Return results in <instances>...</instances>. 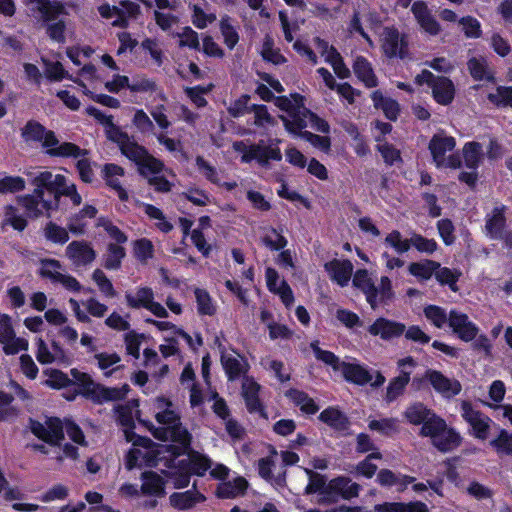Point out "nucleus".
<instances>
[{
  "instance_id": "f257e3e1",
  "label": "nucleus",
  "mask_w": 512,
  "mask_h": 512,
  "mask_svg": "<svg viewBox=\"0 0 512 512\" xmlns=\"http://www.w3.org/2000/svg\"><path fill=\"white\" fill-rule=\"evenodd\" d=\"M153 409L158 426L151 424L149 429L155 438L170 443L154 445L150 439L126 430L125 438L133 444L126 456V467L131 470L142 464H163L167 468L163 473L176 488L187 487L190 476H202L210 468V461L190 451L191 435L182 426L179 413L169 399L157 397Z\"/></svg>"
},
{
  "instance_id": "f03ea898",
  "label": "nucleus",
  "mask_w": 512,
  "mask_h": 512,
  "mask_svg": "<svg viewBox=\"0 0 512 512\" xmlns=\"http://www.w3.org/2000/svg\"><path fill=\"white\" fill-rule=\"evenodd\" d=\"M25 174L29 177L31 184L35 187L32 194L17 197L18 204L25 209L27 216L38 218L46 213L58 209L62 196L70 198L73 205L78 206L82 202L76 185L70 182L62 174H53L51 171L34 172L27 170Z\"/></svg>"
},
{
  "instance_id": "7ed1b4c3",
  "label": "nucleus",
  "mask_w": 512,
  "mask_h": 512,
  "mask_svg": "<svg viewBox=\"0 0 512 512\" xmlns=\"http://www.w3.org/2000/svg\"><path fill=\"white\" fill-rule=\"evenodd\" d=\"M275 105L286 114L280 118L286 130L294 135L308 141L314 147L327 152L330 149V139L327 136H319L308 131H302L310 127L322 133H328L329 124L304 106V99L299 94L288 97L275 98Z\"/></svg>"
},
{
  "instance_id": "20e7f679",
  "label": "nucleus",
  "mask_w": 512,
  "mask_h": 512,
  "mask_svg": "<svg viewBox=\"0 0 512 512\" xmlns=\"http://www.w3.org/2000/svg\"><path fill=\"white\" fill-rule=\"evenodd\" d=\"M21 136L26 143L40 142L46 153L52 157H80L84 151L74 143L60 142L55 133L46 130L36 121H28L22 128Z\"/></svg>"
},
{
  "instance_id": "39448f33",
  "label": "nucleus",
  "mask_w": 512,
  "mask_h": 512,
  "mask_svg": "<svg viewBox=\"0 0 512 512\" xmlns=\"http://www.w3.org/2000/svg\"><path fill=\"white\" fill-rule=\"evenodd\" d=\"M30 428L35 436L51 445H59L63 440L64 432L76 444H86L82 430L68 419L61 421L58 418H48L45 423L32 421Z\"/></svg>"
},
{
  "instance_id": "423d86ee",
  "label": "nucleus",
  "mask_w": 512,
  "mask_h": 512,
  "mask_svg": "<svg viewBox=\"0 0 512 512\" xmlns=\"http://www.w3.org/2000/svg\"><path fill=\"white\" fill-rule=\"evenodd\" d=\"M25 2L33 11L40 13L49 38L57 43H64L68 28L61 18L64 13L63 5L49 0H25Z\"/></svg>"
},
{
  "instance_id": "0eeeda50",
  "label": "nucleus",
  "mask_w": 512,
  "mask_h": 512,
  "mask_svg": "<svg viewBox=\"0 0 512 512\" xmlns=\"http://www.w3.org/2000/svg\"><path fill=\"white\" fill-rule=\"evenodd\" d=\"M354 287L360 289L366 296V301L373 310L386 304L393 297L392 283L389 277L382 276L378 286H375L367 270H357L352 279Z\"/></svg>"
},
{
  "instance_id": "6e6552de",
  "label": "nucleus",
  "mask_w": 512,
  "mask_h": 512,
  "mask_svg": "<svg viewBox=\"0 0 512 512\" xmlns=\"http://www.w3.org/2000/svg\"><path fill=\"white\" fill-rule=\"evenodd\" d=\"M71 376L78 385L80 393L96 402L120 400L129 392L127 384L120 388H106L94 382L89 374L77 369L71 370Z\"/></svg>"
},
{
  "instance_id": "1a4fd4ad",
  "label": "nucleus",
  "mask_w": 512,
  "mask_h": 512,
  "mask_svg": "<svg viewBox=\"0 0 512 512\" xmlns=\"http://www.w3.org/2000/svg\"><path fill=\"white\" fill-rule=\"evenodd\" d=\"M420 435L429 437L433 446L441 452L456 449L462 441L461 435L454 428L449 427L440 416L432 418V422L425 427H421Z\"/></svg>"
},
{
  "instance_id": "9d476101",
  "label": "nucleus",
  "mask_w": 512,
  "mask_h": 512,
  "mask_svg": "<svg viewBox=\"0 0 512 512\" xmlns=\"http://www.w3.org/2000/svg\"><path fill=\"white\" fill-rule=\"evenodd\" d=\"M456 147L454 137L447 135L443 131L434 134L429 142V151L431 153L433 163L437 168L457 169L461 166V157L452 152Z\"/></svg>"
},
{
  "instance_id": "9b49d317",
  "label": "nucleus",
  "mask_w": 512,
  "mask_h": 512,
  "mask_svg": "<svg viewBox=\"0 0 512 512\" xmlns=\"http://www.w3.org/2000/svg\"><path fill=\"white\" fill-rule=\"evenodd\" d=\"M233 149L240 155L242 162L248 163L255 160L262 167H267L270 160L280 161L282 159V154L277 144L265 145L263 142H260L248 145L240 141L233 144Z\"/></svg>"
},
{
  "instance_id": "f8f14e48",
  "label": "nucleus",
  "mask_w": 512,
  "mask_h": 512,
  "mask_svg": "<svg viewBox=\"0 0 512 512\" xmlns=\"http://www.w3.org/2000/svg\"><path fill=\"white\" fill-rule=\"evenodd\" d=\"M39 273L52 283H58L70 292H79L82 288L76 278L66 273L63 265L55 259H44L40 262Z\"/></svg>"
},
{
  "instance_id": "ddd939ff",
  "label": "nucleus",
  "mask_w": 512,
  "mask_h": 512,
  "mask_svg": "<svg viewBox=\"0 0 512 512\" xmlns=\"http://www.w3.org/2000/svg\"><path fill=\"white\" fill-rule=\"evenodd\" d=\"M461 416L469 425V434L478 440L488 439L493 421L484 413L475 410L466 401L461 404Z\"/></svg>"
},
{
  "instance_id": "4468645a",
  "label": "nucleus",
  "mask_w": 512,
  "mask_h": 512,
  "mask_svg": "<svg viewBox=\"0 0 512 512\" xmlns=\"http://www.w3.org/2000/svg\"><path fill=\"white\" fill-rule=\"evenodd\" d=\"M121 7L102 4L98 11L102 18L110 20L113 26L126 27L128 20L136 18L140 13V6L131 1H121Z\"/></svg>"
},
{
  "instance_id": "2eb2a0df",
  "label": "nucleus",
  "mask_w": 512,
  "mask_h": 512,
  "mask_svg": "<svg viewBox=\"0 0 512 512\" xmlns=\"http://www.w3.org/2000/svg\"><path fill=\"white\" fill-rule=\"evenodd\" d=\"M125 298L128 306L131 308H145L156 317H168V311L166 308L159 302L154 301V292L149 287H140L135 291L134 294L127 293Z\"/></svg>"
},
{
  "instance_id": "dca6fc26",
  "label": "nucleus",
  "mask_w": 512,
  "mask_h": 512,
  "mask_svg": "<svg viewBox=\"0 0 512 512\" xmlns=\"http://www.w3.org/2000/svg\"><path fill=\"white\" fill-rule=\"evenodd\" d=\"M361 486L349 477L338 476L328 481L326 503H335L339 498L351 500L359 496Z\"/></svg>"
},
{
  "instance_id": "f3484780",
  "label": "nucleus",
  "mask_w": 512,
  "mask_h": 512,
  "mask_svg": "<svg viewBox=\"0 0 512 512\" xmlns=\"http://www.w3.org/2000/svg\"><path fill=\"white\" fill-rule=\"evenodd\" d=\"M262 386L252 376L241 378V396L249 413H258L267 418L262 402Z\"/></svg>"
},
{
  "instance_id": "a211bd4d",
  "label": "nucleus",
  "mask_w": 512,
  "mask_h": 512,
  "mask_svg": "<svg viewBox=\"0 0 512 512\" xmlns=\"http://www.w3.org/2000/svg\"><path fill=\"white\" fill-rule=\"evenodd\" d=\"M120 150L130 160L138 165L141 174H149L159 167V161L150 156L147 151L130 138H128L121 146Z\"/></svg>"
},
{
  "instance_id": "6ab92c4d",
  "label": "nucleus",
  "mask_w": 512,
  "mask_h": 512,
  "mask_svg": "<svg viewBox=\"0 0 512 512\" xmlns=\"http://www.w3.org/2000/svg\"><path fill=\"white\" fill-rule=\"evenodd\" d=\"M381 23L379 15L372 10L367 3L363 2L358 5L354 11L353 17L350 21L349 29L350 32L359 33L370 45L372 41L367 33L364 31L363 24L370 29L379 27Z\"/></svg>"
},
{
  "instance_id": "aec40b11",
  "label": "nucleus",
  "mask_w": 512,
  "mask_h": 512,
  "mask_svg": "<svg viewBox=\"0 0 512 512\" xmlns=\"http://www.w3.org/2000/svg\"><path fill=\"white\" fill-rule=\"evenodd\" d=\"M0 343L6 354L13 355L20 351L28 349V341L21 337H16L11 318L6 314L0 313Z\"/></svg>"
},
{
  "instance_id": "412c9836",
  "label": "nucleus",
  "mask_w": 512,
  "mask_h": 512,
  "mask_svg": "<svg viewBox=\"0 0 512 512\" xmlns=\"http://www.w3.org/2000/svg\"><path fill=\"white\" fill-rule=\"evenodd\" d=\"M449 327L464 342L474 340L479 332L478 326L469 319V316L457 309L450 310Z\"/></svg>"
},
{
  "instance_id": "4be33fe9",
  "label": "nucleus",
  "mask_w": 512,
  "mask_h": 512,
  "mask_svg": "<svg viewBox=\"0 0 512 512\" xmlns=\"http://www.w3.org/2000/svg\"><path fill=\"white\" fill-rule=\"evenodd\" d=\"M425 379L430 383L433 389L444 398H452L461 392L460 382L454 378H449L437 370H427Z\"/></svg>"
},
{
  "instance_id": "5701e85b",
  "label": "nucleus",
  "mask_w": 512,
  "mask_h": 512,
  "mask_svg": "<svg viewBox=\"0 0 512 512\" xmlns=\"http://www.w3.org/2000/svg\"><path fill=\"white\" fill-rule=\"evenodd\" d=\"M315 46L321 56L324 57L325 62L332 66L339 78L346 79L350 76L349 68L344 64L341 55L334 47L320 38L315 39Z\"/></svg>"
},
{
  "instance_id": "b1692460",
  "label": "nucleus",
  "mask_w": 512,
  "mask_h": 512,
  "mask_svg": "<svg viewBox=\"0 0 512 512\" xmlns=\"http://www.w3.org/2000/svg\"><path fill=\"white\" fill-rule=\"evenodd\" d=\"M267 287L270 292L277 294L286 307L294 303V295L287 282L280 278L274 268H267L265 271Z\"/></svg>"
},
{
  "instance_id": "393cba45",
  "label": "nucleus",
  "mask_w": 512,
  "mask_h": 512,
  "mask_svg": "<svg viewBox=\"0 0 512 512\" xmlns=\"http://www.w3.org/2000/svg\"><path fill=\"white\" fill-rule=\"evenodd\" d=\"M67 258L75 266H86L96 257L94 249L85 241H72L66 248Z\"/></svg>"
},
{
  "instance_id": "a878e982",
  "label": "nucleus",
  "mask_w": 512,
  "mask_h": 512,
  "mask_svg": "<svg viewBox=\"0 0 512 512\" xmlns=\"http://www.w3.org/2000/svg\"><path fill=\"white\" fill-rule=\"evenodd\" d=\"M368 331L371 335L379 336L383 340H391L404 333L405 325L400 322L380 317L369 326Z\"/></svg>"
},
{
  "instance_id": "bb28decb",
  "label": "nucleus",
  "mask_w": 512,
  "mask_h": 512,
  "mask_svg": "<svg viewBox=\"0 0 512 512\" xmlns=\"http://www.w3.org/2000/svg\"><path fill=\"white\" fill-rule=\"evenodd\" d=\"M277 451L272 449L271 454L258 460L257 468L259 476L275 487H283L285 484V472L273 473L275 468V456Z\"/></svg>"
},
{
  "instance_id": "cd10ccee",
  "label": "nucleus",
  "mask_w": 512,
  "mask_h": 512,
  "mask_svg": "<svg viewBox=\"0 0 512 512\" xmlns=\"http://www.w3.org/2000/svg\"><path fill=\"white\" fill-rule=\"evenodd\" d=\"M325 270L334 282L344 287L351 279L353 264L349 260L334 259L325 264Z\"/></svg>"
},
{
  "instance_id": "c85d7f7f",
  "label": "nucleus",
  "mask_w": 512,
  "mask_h": 512,
  "mask_svg": "<svg viewBox=\"0 0 512 512\" xmlns=\"http://www.w3.org/2000/svg\"><path fill=\"white\" fill-rule=\"evenodd\" d=\"M403 415L409 423L413 425L422 424V427H425L432 422V418H438V415L433 410L429 409L421 402L410 404L405 409Z\"/></svg>"
},
{
  "instance_id": "c756f323",
  "label": "nucleus",
  "mask_w": 512,
  "mask_h": 512,
  "mask_svg": "<svg viewBox=\"0 0 512 512\" xmlns=\"http://www.w3.org/2000/svg\"><path fill=\"white\" fill-rule=\"evenodd\" d=\"M308 477V484L305 487L306 495H317L319 503H326V491H328V481L326 477L320 473L315 472L313 469H303Z\"/></svg>"
},
{
  "instance_id": "7c9ffc66",
  "label": "nucleus",
  "mask_w": 512,
  "mask_h": 512,
  "mask_svg": "<svg viewBox=\"0 0 512 512\" xmlns=\"http://www.w3.org/2000/svg\"><path fill=\"white\" fill-rule=\"evenodd\" d=\"M36 358L41 364L62 363L65 354L61 346L55 342L48 345L43 339L37 340Z\"/></svg>"
},
{
  "instance_id": "2f4dec72",
  "label": "nucleus",
  "mask_w": 512,
  "mask_h": 512,
  "mask_svg": "<svg viewBox=\"0 0 512 512\" xmlns=\"http://www.w3.org/2000/svg\"><path fill=\"white\" fill-rule=\"evenodd\" d=\"M382 49L388 57H404V42L397 30L393 28L384 29L382 33Z\"/></svg>"
},
{
  "instance_id": "473e14b6",
  "label": "nucleus",
  "mask_w": 512,
  "mask_h": 512,
  "mask_svg": "<svg viewBox=\"0 0 512 512\" xmlns=\"http://www.w3.org/2000/svg\"><path fill=\"white\" fill-rule=\"evenodd\" d=\"M376 481L384 487H396L398 491H404L407 486L415 481L414 477L382 469L377 474Z\"/></svg>"
},
{
  "instance_id": "72a5a7b5",
  "label": "nucleus",
  "mask_w": 512,
  "mask_h": 512,
  "mask_svg": "<svg viewBox=\"0 0 512 512\" xmlns=\"http://www.w3.org/2000/svg\"><path fill=\"white\" fill-rule=\"evenodd\" d=\"M505 216L504 206L495 207L491 214L487 215L485 224V233L493 239H502L504 237Z\"/></svg>"
},
{
  "instance_id": "f704fd0d",
  "label": "nucleus",
  "mask_w": 512,
  "mask_h": 512,
  "mask_svg": "<svg viewBox=\"0 0 512 512\" xmlns=\"http://www.w3.org/2000/svg\"><path fill=\"white\" fill-rule=\"evenodd\" d=\"M431 89L433 98L438 104L448 105L454 99V84L446 77H437L433 82Z\"/></svg>"
},
{
  "instance_id": "c9c22d12",
  "label": "nucleus",
  "mask_w": 512,
  "mask_h": 512,
  "mask_svg": "<svg viewBox=\"0 0 512 512\" xmlns=\"http://www.w3.org/2000/svg\"><path fill=\"white\" fill-rule=\"evenodd\" d=\"M353 71L359 81L366 87L373 88L378 85V80L372 65L366 58L362 56L356 57L353 63Z\"/></svg>"
},
{
  "instance_id": "e433bc0d",
  "label": "nucleus",
  "mask_w": 512,
  "mask_h": 512,
  "mask_svg": "<svg viewBox=\"0 0 512 512\" xmlns=\"http://www.w3.org/2000/svg\"><path fill=\"white\" fill-rule=\"evenodd\" d=\"M97 214V209L92 205H85L78 213L72 215L68 221V229L75 235H80L85 232L88 220L94 218Z\"/></svg>"
},
{
  "instance_id": "4c0bfd02",
  "label": "nucleus",
  "mask_w": 512,
  "mask_h": 512,
  "mask_svg": "<svg viewBox=\"0 0 512 512\" xmlns=\"http://www.w3.org/2000/svg\"><path fill=\"white\" fill-rule=\"evenodd\" d=\"M249 368L250 366L243 356L235 351L229 354L226 352V374L229 380L247 376Z\"/></svg>"
},
{
  "instance_id": "58836bf2",
  "label": "nucleus",
  "mask_w": 512,
  "mask_h": 512,
  "mask_svg": "<svg viewBox=\"0 0 512 512\" xmlns=\"http://www.w3.org/2000/svg\"><path fill=\"white\" fill-rule=\"evenodd\" d=\"M104 178L108 186L115 190L121 200H127L128 195L122 187L120 177L123 176V168L116 164H106L103 168Z\"/></svg>"
},
{
  "instance_id": "ea45409f",
  "label": "nucleus",
  "mask_w": 512,
  "mask_h": 512,
  "mask_svg": "<svg viewBox=\"0 0 512 512\" xmlns=\"http://www.w3.org/2000/svg\"><path fill=\"white\" fill-rule=\"evenodd\" d=\"M339 371L342 372L347 381L358 385H364L372 380V375L364 367L356 363L343 362Z\"/></svg>"
},
{
  "instance_id": "a19ab883",
  "label": "nucleus",
  "mask_w": 512,
  "mask_h": 512,
  "mask_svg": "<svg viewBox=\"0 0 512 512\" xmlns=\"http://www.w3.org/2000/svg\"><path fill=\"white\" fill-rule=\"evenodd\" d=\"M374 107L381 109L385 116L390 120H396L400 111L399 104L396 100L386 97L381 91L376 90L371 95Z\"/></svg>"
},
{
  "instance_id": "79ce46f5",
  "label": "nucleus",
  "mask_w": 512,
  "mask_h": 512,
  "mask_svg": "<svg viewBox=\"0 0 512 512\" xmlns=\"http://www.w3.org/2000/svg\"><path fill=\"white\" fill-rule=\"evenodd\" d=\"M170 504L176 509L186 510L193 507L195 504L200 503L205 500V497L193 491L186 492H175L170 498Z\"/></svg>"
},
{
  "instance_id": "37998d69",
  "label": "nucleus",
  "mask_w": 512,
  "mask_h": 512,
  "mask_svg": "<svg viewBox=\"0 0 512 512\" xmlns=\"http://www.w3.org/2000/svg\"><path fill=\"white\" fill-rule=\"evenodd\" d=\"M483 156V149L480 143L471 141L464 144L462 148V157L467 168L476 170L479 167Z\"/></svg>"
},
{
  "instance_id": "c03bdc74",
  "label": "nucleus",
  "mask_w": 512,
  "mask_h": 512,
  "mask_svg": "<svg viewBox=\"0 0 512 512\" xmlns=\"http://www.w3.org/2000/svg\"><path fill=\"white\" fill-rule=\"evenodd\" d=\"M146 322L154 325L159 331H163V332L170 331L171 333L180 336L193 349L196 348V345L197 346L202 345V338L200 336H197L196 344H195L193 338L188 333H186L184 330L178 328L172 322L159 321V320H154V319H147Z\"/></svg>"
},
{
  "instance_id": "a18cd8bd",
  "label": "nucleus",
  "mask_w": 512,
  "mask_h": 512,
  "mask_svg": "<svg viewBox=\"0 0 512 512\" xmlns=\"http://www.w3.org/2000/svg\"><path fill=\"white\" fill-rule=\"evenodd\" d=\"M468 69L475 80H494V71L489 67L487 60L483 57L471 58L468 61Z\"/></svg>"
},
{
  "instance_id": "49530a36",
  "label": "nucleus",
  "mask_w": 512,
  "mask_h": 512,
  "mask_svg": "<svg viewBox=\"0 0 512 512\" xmlns=\"http://www.w3.org/2000/svg\"><path fill=\"white\" fill-rule=\"evenodd\" d=\"M319 419L330 427L341 431L346 430L349 424L345 414L334 407L323 410L319 415Z\"/></svg>"
},
{
  "instance_id": "de8ad7c7",
  "label": "nucleus",
  "mask_w": 512,
  "mask_h": 512,
  "mask_svg": "<svg viewBox=\"0 0 512 512\" xmlns=\"http://www.w3.org/2000/svg\"><path fill=\"white\" fill-rule=\"evenodd\" d=\"M423 313L425 318L431 325L438 329H442L446 324L449 325L450 311L437 305H428L424 307Z\"/></svg>"
},
{
  "instance_id": "09e8293b",
  "label": "nucleus",
  "mask_w": 512,
  "mask_h": 512,
  "mask_svg": "<svg viewBox=\"0 0 512 512\" xmlns=\"http://www.w3.org/2000/svg\"><path fill=\"white\" fill-rule=\"evenodd\" d=\"M438 268V262L426 259L411 263L408 267V271L411 275L420 280H429Z\"/></svg>"
},
{
  "instance_id": "8fccbe9b",
  "label": "nucleus",
  "mask_w": 512,
  "mask_h": 512,
  "mask_svg": "<svg viewBox=\"0 0 512 512\" xmlns=\"http://www.w3.org/2000/svg\"><path fill=\"white\" fill-rule=\"evenodd\" d=\"M98 367L105 376H110L121 367V358L115 352H101L95 355Z\"/></svg>"
},
{
  "instance_id": "3c124183",
  "label": "nucleus",
  "mask_w": 512,
  "mask_h": 512,
  "mask_svg": "<svg viewBox=\"0 0 512 512\" xmlns=\"http://www.w3.org/2000/svg\"><path fill=\"white\" fill-rule=\"evenodd\" d=\"M143 484L141 490L144 494L149 495H163L164 494V481L162 477L154 472H145L142 475Z\"/></svg>"
},
{
  "instance_id": "603ef678",
  "label": "nucleus",
  "mask_w": 512,
  "mask_h": 512,
  "mask_svg": "<svg viewBox=\"0 0 512 512\" xmlns=\"http://www.w3.org/2000/svg\"><path fill=\"white\" fill-rule=\"evenodd\" d=\"M138 403L136 401L129 402L126 405H119L116 408L118 421L126 430L131 431L134 424V418L138 414Z\"/></svg>"
},
{
  "instance_id": "864d4df0",
  "label": "nucleus",
  "mask_w": 512,
  "mask_h": 512,
  "mask_svg": "<svg viewBox=\"0 0 512 512\" xmlns=\"http://www.w3.org/2000/svg\"><path fill=\"white\" fill-rule=\"evenodd\" d=\"M490 446L498 455L512 457V433L501 429L498 435L490 441Z\"/></svg>"
},
{
  "instance_id": "5fc2aeb1",
  "label": "nucleus",
  "mask_w": 512,
  "mask_h": 512,
  "mask_svg": "<svg viewBox=\"0 0 512 512\" xmlns=\"http://www.w3.org/2000/svg\"><path fill=\"white\" fill-rule=\"evenodd\" d=\"M192 9V22L199 28H205L209 23L215 20V16L211 13L205 3H197L191 6Z\"/></svg>"
},
{
  "instance_id": "6e6d98bb",
  "label": "nucleus",
  "mask_w": 512,
  "mask_h": 512,
  "mask_svg": "<svg viewBox=\"0 0 512 512\" xmlns=\"http://www.w3.org/2000/svg\"><path fill=\"white\" fill-rule=\"evenodd\" d=\"M6 225H10L17 231H23L27 226V220L16 207L8 205L4 209L2 227Z\"/></svg>"
},
{
  "instance_id": "4d7b16f0",
  "label": "nucleus",
  "mask_w": 512,
  "mask_h": 512,
  "mask_svg": "<svg viewBox=\"0 0 512 512\" xmlns=\"http://www.w3.org/2000/svg\"><path fill=\"white\" fill-rule=\"evenodd\" d=\"M260 53L264 60L275 65L283 64L286 61L280 50L274 47V40L269 35L265 36Z\"/></svg>"
},
{
  "instance_id": "13d9d810",
  "label": "nucleus",
  "mask_w": 512,
  "mask_h": 512,
  "mask_svg": "<svg viewBox=\"0 0 512 512\" xmlns=\"http://www.w3.org/2000/svg\"><path fill=\"white\" fill-rule=\"evenodd\" d=\"M194 294L198 313L200 315L212 316L216 312V305L208 292L204 289L196 288Z\"/></svg>"
},
{
  "instance_id": "bf43d9fd",
  "label": "nucleus",
  "mask_w": 512,
  "mask_h": 512,
  "mask_svg": "<svg viewBox=\"0 0 512 512\" xmlns=\"http://www.w3.org/2000/svg\"><path fill=\"white\" fill-rule=\"evenodd\" d=\"M409 381L410 377L406 372L403 375L393 378L387 386L386 401L392 402L402 395Z\"/></svg>"
},
{
  "instance_id": "052dcab7",
  "label": "nucleus",
  "mask_w": 512,
  "mask_h": 512,
  "mask_svg": "<svg viewBox=\"0 0 512 512\" xmlns=\"http://www.w3.org/2000/svg\"><path fill=\"white\" fill-rule=\"evenodd\" d=\"M287 396L307 414H314L318 409L313 399L302 391L293 389L287 392Z\"/></svg>"
},
{
  "instance_id": "680f3d73",
  "label": "nucleus",
  "mask_w": 512,
  "mask_h": 512,
  "mask_svg": "<svg viewBox=\"0 0 512 512\" xmlns=\"http://www.w3.org/2000/svg\"><path fill=\"white\" fill-rule=\"evenodd\" d=\"M45 238L55 244H65L69 240L66 228L57 225L54 222H48L44 227Z\"/></svg>"
},
{
  "instance_id": "e2e57ef3",
  "label": "nucleus",
  "mask_w": 512,
  "mask_h": 512,
  "mask_svg": "<svg viewBox=\"0 0 512 512\" xmlns=\"http://www.w3.org/2000/svg\"><path fill=\"white\" fill-rule=\"evenodd\" d=\"M384 244L392 248L398 254H404L410 250L409 238L402 237L398 230H393L384 239Z\"/></svg>"
},
{
  "instance_id": "0e129e2a",
  "label": "nucleus",
  "mask_w": 512,
  "mask_h": 512,
  "mask_svg": "<svg viewBox=\"0 0 512 512\" xmlns=\"http://www.w3.org/2000/svg\"><path fill=\"white\" fill-rule=\"evenodd\" d=\"M434 275L439 283L448 285L454 292L458 291L457 281L461 276V272L439 266Z\"/></svg>"
},
{
  "instance_id": "69168bd1",
  "label": "nucleus",
  "mask_w": 512,
  "mask_h": 512,
  "mask_svg": "<svg viewBox=\"0 0 512 512\" xmlns=\"http://www.w3.org/2000/svg\"><path fill=\"white\" fill-rule=\"evenodd\" d=\"M410 248L414 247L418 252L432 254L437 250V242L434 239H428L420 234L413 233L409 238Z\"/></svg>"
},
{
  "instance_id": "338daca9",
  "label": "nucleus",
  "mask_w": 512,
  "mask_h": 512,
  "mask_svg": "<svg viewBox=\"0 0 512 512\" xmlns=\"http://www.w3.org/2000/svg\"><path fill=\"white\" fill-rule=\"evenodd\" d=\"M69 488L61 483L55 484L39 496L44 503L65 500L69 496Z\"/></svg>"
},
{
  "instance_id": "774afa93",
  "label": "nucleus",
  "mask_w": 512,
  "mask_h": 512,
  "mask_svg": "<svg viewBox=\"0 0 512 512\" xmlns=\"http://www.w3.org/2000/svg\"><path fill=\"white\" fill-rule=\"evenodd\" d=\"M488 99L496 106L512 107V87L499 86L488 94Z\"/></svg>"
}]
</instances>
